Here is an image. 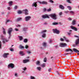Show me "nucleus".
<instances>
[{
  "instance_id": "f257e3e1",
  "label": "nucleus",
  "mask_w": 79,
  "mask_h": 79,
  "mask_svg": "<svg viewBox=\"0 0 79 79\" xmlns=\"http://www.w3.org/2000/svg\"><path fill=\"white\" fill-rule=\"evenodd\" d=\"M49 16L51 18H52L53 19H54L55 20L56 19H57V18L56 17V15L55 14H50Z\"/></svg>"
},
{
  "instance_id": "f03ea898",
  "label": "nucleus",
  "mask_w": 79,
  "mask_h": 79,
  "mask_svg": "<svg viewBox=\"0 0 79 79\" xmlns=\"http://www.w3.org/2000/svg\"><path fill=\"white\" fill-rule=\"evenodd\" d=\"M52 31L54 33H55V34H60V31L58 30L56 28L52 29Z\"/></svg>"
},
{
  "instance_id": "7ed1b4c3",
  "label": "nucleus",
  "mask_w": 79,
  "mask_h": 79,
  "mask_svg": "<svg viewBox=\"0 0 79 79\" xmlns=\"http://www.w3.org/2000/svg\"><path fill=\"white\" fill-rule=\"evenodd\" d=\"M2 43L3 44H5V43H6V42H8V41H9V40H7V39H6V38H2Z\"/></svg>"
},
{
  "instance_id": "20e7f679",
  "label": "nucleus",
  "mask_w": 79,
  "mask_h": 79,
  "mask_svg": "<svg viewBox=\"0 0 79 79\" xmlns=\"http://www.w3.org/2000/svg\"><path fill=\"white\" fill-rule=\"evenodd\" d=\"M31 19V17L27 16L25 17V20L26 21H29Z\"/></svg>"
},
{
  "instance_id": "39448f33",
  "label": "nucleus",
  "mask_w": 79,
  "mask_h": 79,
  "mask_svg": "<svg viewBox=\"0 0 79 79\" xmlns=\"http://www.w3.org/2000/svg\"><path fill=\"white\" fill-rule=\"evenodd\" d=\"M13 31V28H10L8 29V33L9 34V35H11V33Z\"/></svg>"
},
{
  "instance_id": "423d86ee",
  "label": "nucleus",
  "mask_w": 79,
  "mask_h": 79,
  "mask_svg": "<svg viewBox=\"0 0 79 79\" xmlns=\"http://www.w3.org/2000/svg\"><path fill=\"white\" fill-rule=\"evenodd\" d=\"M60 46L61 47H64L67 46V44L66 43H61L60 45Z\"/></svg>"
},
{
  "instance_id": "0eeeda50",
  "label": "nucleus",
  "mask_w": 79,
  "mask_h": 79,
  "mask_svg": "<svg viewBox=\"0 0 79 79\" xmlns=\"http://www.w3.org/2000/svg\"><path fill=\"white\" fill-rule=\"evenodd\" d=\"M8 68L10 67L11 68H14V64L12 63L8 65Z\"/></svg>"
},
{
  "instance_id": "6e6552de",
  "label": "nucleus",
  "mask_w": 79,
  "mask_h": 79,
  "mask_svg": "<svg viewBox=\"0 0 79 79\" xmlns=\"http://www.w3.org/2000/svg\"><path fill=\"white\" fill-rule=\"evenodd\" d=\"M70 27L71 28V29H72L74 30L75 31H77V28L73 26H71Z\"/></svg>"
},
{
  "instance_id": "1a4fd4ad",
  "label": "nucleus",
  "mask_w": 79,
  "mask_h": 79,
  "mask_svg": "<svg viewBox=\"0 0 79 79\" xmlns=\"http://www.w3.org/2000/svg\"><path fill=\"white\" fill-rule=\"evenodd\" d=\"M8 55H9V53H4L3 54V57H4V58H7V56Z\"/></svg>"
},
{
  "instance_id": "9d476101",
  "label": "nucleus",
  "mask_w": 79,
  "mask_h": 79,
  "mask_svg": "<svg viewBox=\"0 0 79 79\" xmlns=\"http://www.w3.org/2000/svg\"><path fill=\"white\" fill-rule=\"evenodd\" d=\"M42 18L44 19H46V18H50L49 16H48L47 15H43Z\"/></svg>"
},
{
  "instance_id": "9b49d317",
  "label": "nucleus",
  "mask_w": 79,
  "mask_h": 79,
  "mask_svg": "<svg viewBox=\"0 0 79 79\" xmlns=\"http://www.w3.org/2000/svg\"><path fill=\"white\" fill-rule=\"evenodd\" d=\"M23 11H24L25 15H28V13H27L28 11L27 9L23 10Z\"/></svg>"
},
{
  "instance_id": "f8f14e48",
  "label": "nucleus",
  "mask_w": 79,
  "mask_h": 79,
  "mask_svg": "<svg viewBox=\"0 0 79 79\" xmlns=\"http://www.w3.org/2000/svg\"><path fill=\"white\" fill-rule=\"evenodd\" d=\"M69 51H70V52H72V53H73V51L72 49L69 48L65 50V51L66 52H69Z\"/></svg>"
},
{
  "instance_id": "ddd939ff",
  "label": "nucleus",
  "mask_w": 79,
  "mask_h": 79,
  "mask_svg": "<svg viewBox=\"0 0 79 79\" xmlns=\"http://www.w3.org/2000/svg\"><path fill=\"white\" fill-rule=\"evenodd\" d=\"M37 2H34L32 4V6H35V7H37Z\"/></svg>"
},
{
  "instance_id": "4468645a",
  "label": "nucleus",
  "mask_w": 79,
  "mask_h": 79,
  "mask_svg": "<svg viewBox=\"0 0 79 79\" xmlns=\"http://www.w3.org/2000/svg\"><path fill=\"white\" fill-rule=\"evenodd\" d=\"M75 44L77 45H78V44H79V38L77 39L75 41Z\"/></svg>"
},
{
  "instance_id": "2eb2a0df",
  "label": "nucleus",
  "mask_w": 79,
  "mask_h": 79,
  "mask_svg": "<svg viewBox=\"0 0 79 79\" xmlns=\"http://www.w3.org/2000/svg\"><path fill=\"white\" fill-rule=\"evenodd\" d=\"M29 60H23V63H27V62H29Z\"/></svg>"
},
{
  "instance_id": "dca6fc26",
  "label": "nucleus",
  "mask_w": 79,
  "mask_h": 79,
  "mask_svg": "<svg viewBox=\"0 0 79 79\" xmlns=\"http://www.w3.org/2000/svg\"><path fill=\"white\" fill-rule=\"evenodd\" d=\"M59 7L60 9H61V10H64V6L62 5H60Z\"/></svg>"
},
{
  "instance_id": "f3484780",
  "label": "nucleus",
  "mask_w": 79,
  "mask_h": 79,
  "mask_svg": "<svg viewBox=\"0 0 79 79\" xmlns=\"http://www.w3.org/2000/svg\"><path fill=\"white\" fill-rule=\"evenodd\" d=\"M22 18H21V17H19V18H17V22H18V21H22Z\"/></svg>"
},
{
  "instance_id": "a211bd4d",
  "label": "nucleus",
  "mask_w": 79,
  "mask_h": 79,
  "mask_svg": "<svg viewBox=\"0 0 79 79\" xmlns=\"http://www.w3.org/2000/svg\"><path fill=\"white\" fill-rule=\"evenodd\" d=\"M73 52H76V53H79V51L77 50V49H76L75 48H74L73 49Z\"/></svg>"
},
{
  "instance_id": "6ab92c4d",
  "label": "nucleus",
  "mask_w": 79,
  "mask_h": 79,
  "mask_svg": "<svg viewBox=\"0 0 79 79\" xmlns=\"http://www.w3.org/2000/svg\"><path fill=\"white\" fill-rule=\"evenodd\" d=\"M19 48H20V49H21L22 50L24 49V47L23 46L21 45H19Z\"/></svg>"
},
{
  "instance_id": "aec40b11",
  "label": "nucleus",
  "mask_w": 79,
  "mask_h": 79,
  "mask_svg": "<svg viewBox=\"0 0 79 79\" xmlns=\"http://www.w3.org/2000/svg\"><path fill=\"white\" fill-rule=\"evenodd\" d=\"M19 54L20 55H21V56H23L25 55L24 53V52L22 51H21L20 52Z\"/></svg>"
},
{
  "instance_id": "412c9836",
  "label": "nucleus",
  "mask_w": 79,
  "mask_h": 79,
  "mask_svg": "<svg viewBox=\"0 0 79 79\" xmlns=\"http://www.w3.org/2000/svg\"><path fill=\"white\" fill-rule=\"evenodd\" d=\"M41 3H42V4H44V5H47L48 3H47V2H46L43 1Z\"/></svg>"
},
{
  "instance_id": "4be33fe9",
  "label": "nucleus",
  "mask_w": 79,
  "mask_h": 79,
  "mask_svg": "<svg viewBox=\"0 0 79 79\" xmlns=\"http://www.w3.org/2000/svg\"><path fill=\"white\" fill-rule=\"evenodd\" d=\"M43 47H46V46H47V43L45 42H43Z\"/></svg>"
},
{
  "instance_id": "5701e85b",
  "label": "nucleus",
  "mask_w": 79,
  "mask_h": 79,
  "mask_svg": "<svg viewBox=\"0 0 79 79\" xmlns=\"http://www.w3.org/2000/svg\"><path fill=\"white\" fill-rule=\"evenodd\" d=\"M42 37L43 38H45V37H46V34H45V33L43 34L42 35Z\"/></svg>"
},
{
  "instance_id": "b1692460",
  "label": "nucleus",
  "mask_w": 79,
  "mask_h": 79,
  "mask_svg": "<svg viewBox=\"0 0 79 79\" xmlns=\"http://www.w3.org/2000/svg\"><path fill=\"white\" fill-rule=\"evenodd\" d=\"M23 30L24 31H26L27 30V27H23Z\"/></svg>"
},
{
  "instance_id": "393cba45",
  "label": "nucleus",
  "mask_w": 79,
  "mask_h": 79,
  "mask_svg": "<svg viewBox=\"0 0 79 79\" xmlns=\"http://www.w3.org/2000/svg\"><path fill=\"white\" fill-rule=\"evenodd\" d=\"M72 25H74L76 24V21L74 20H73L72 23Z\"/></svg>"
},
{
  "instance_id": "a878e982",
  "label": "nucleus",
  "mask_w": 79,
  "mask_h": 79,
  "mask_svg": "<svg viewBox=\"0 0 79 79\" xmlns=\"http://www.w3.org/2000/svg\"><path fill=\"white\" fill-rule=\"evenodd\" d=\"M2 29H3V34H4L5 35H6V32H5V28H4L2 27Z\"/></svg>"
},
{
  "instance_id": "bb28decb",
  "label": "nucleus",
  "mask_w": 79,
  "mask_h": 79,
  "mask_svg": "<svg viewBox=\"0 0 79 79\" xmlns=\"http://www.w3.org/2000/svg\"><path fill=\"white\" fill-rule=\"evenodd\" d=\"M58 24V23L56 22H53L52 23V25H57Z\"/></svg>"
},
{
  "instance_id": "cd10ccee",
  "label": "nucleus",
  "mask_w": 79,
  "mask_h": 79,
  "mask_svg": "<svg viewBox=\"0 0 79 79\" xmlns=\"http://www.w3.org/2000/svg\"><path fill=\"white\" fill-rule=\"evenodd\" d=\"M36 64L37 65H40V61H37L36 62Z\"/></svg>"
},
{
  "instance_id": "c85d7f7f",
  "label": "nucleus",
  "mask_w": 79,
  "mask_h": 79,
  "mask_svg": "<svg viewBox=\"0 0 79 79\" xmlns=\"http://www.w3.org/2000/svg\"><path fill=\"white\" fill-rule=\"evenodd\" d=\"M8 3L10 6H11V5H12V4L13 3V2L12 1L9 2Z\"/></svg>"
},
{
  "instance_id": "c756f323",
  "label": "nucleus",
  "mask_w": 79,
  "mask_h": 79,
  "mask_svg": "<svg viewBox=\"0 0 79 79\" xmlns=\"http://www.w3.org/2000/svg\"><path fill=\"white\" fill-rule=\"evenodd\" d=\"M64 40H65L66 42H69V40H66V37L65 36H64Z\"/></svg>"
},
{
  "instance_id": "7c9ffc66",
  "label": "nucleus",
  "mask_w": 79,
  "mask_h": 79,
  "mask_svg": "<svg viewBox=\"0 0 79 79\" xmlns=\"http://www.w3.org/2000/svg\"><path fill=\"white\" fill-rule=\"evenodd\" d=\"M47 32V30H43L41 32V34L44 33L45 32Z\"/></svg>"
},
{
  "instance_id": "2f4dec72",
  "label": "nucleus",
  "mask_w": 79,
  "mask_h": 79,
  "mask_svg": "<svg viewBox=\"0 0 79 79\" xmlns=\"http://www.w3.org/2000/svg\"><path fill=\"white\" fill-rule=\"evenodd\" d=\"M28 40H27V39H25L24 40V42L25 43H27V41Z\"/></svg>"
},
{
  "instance_id": "473e14b6",
  "label": "nucleus",
  "mask_w": 79,
  "mask_h": 79,
  "mask_svg": "<svg viewBox=\"0 0 79 79\" xmlns=\"http://www.w3.org/2000/svg\"><path fill=\"white\" fill-rule=\"evenodd\" d=\"M67 8H68L69 10H71V9H72L71 7L69 6H67Z\"/></svg>"
},
{
  "instance_id": "72a5a7b5",
  "label": "nucleus",
  "mask_w": 79,
  "mask_h": 79,
  "mask_svg": "<svg viewBox=\"0 0 79 79\" xmlns=\"http://www.w3.org/2000/svg\"><path fill=\"white\" fill-rule=\"evenodd\" d=\"M37 69L38 71H40V70H41V68L40 67H37Z\"/></svg>"
},
{
  "instance_id": "f704fd0d",
  "label": "nucleus",
  "mask_w": 79,
  "mask_h": 79,
  "mask_svg": "<svg viewBox=\"0 0 79 79\" xmlns=\"http://www.w3.org/2000/svg\"><path fill=\"white\" fill-rule=\"evenodd\" d=\"M2 42L0 41V49H2Z\"/></svg>"
},
{
  "instance_id": "c9c22d12",
  "label": "nucleus",
  "mask_w": 79,
  "mask_h": 79,
  "mask_svg": "<svg viewBox=\"0 0 79 79\" xmlns=\"http://www.w3.org/2000/svg\"><path fill=\"white\" fill-rule=\"evenodd\" d=\"M44 62H46V61H47V58L46 57H44Z\"/></svg>"
},
{
  "instance_id": "e433bc0d",
  "label": "nucleus",
  "mask_w": 79,
  "mask_h": 79,
  "mask_svg": "<svg viewBox=\"0 0 79 79\" xmlns=\"http://www.w3.org/2000/svg\"><path fill=\"white\" fill-rule=\"evenodd\" d=\"M19 37L20 40H23V37L22 36H19Z\"/></svg>"
},
{
  "instance_id": "4c0bfd02",
  "label": "nucleus",
  "mask_w": 79,
  "mask_h": 79,
  "mask_svg": "<svg viewBox=\"0 0 79 79\" xmlns=\"http://www.w3.org/2000/svg\"><path fill=\"white\" fill-rule=\"evenodd\" d=\"M70 13H71V14H72V15H74V12L72 11H70Z\"/></svg>"
},
{
  "instance_id": "58836bf2",
  "label": "nucleus",
  "mask_w": 79,
  "mask_h": 79,
  "mask_svg": "<svg viewBox=\"0 0 79 79\" xmlns=\"http://www.w3.org/2000/svg\"><path fill=\"white\" fill-rule=\"evenodd\" d=\"M45 64L44 63L41 65V66L43 67V68H44L45 67Z\"/></svg>"
},
{
  "instance_id": "ea45409f",
  "label": "nucleus",
  "mask_w": 79,
  "mask_h": 79,
  "mask_svg": "<svg viewBox=\"0 0 79 79\" xmlns=\"http://www.w3.org/2000/svg\"><path fill=\"white\" fill-rule=\"evenodd\" d=\"M67 2L69 3H71V2H70V0H67Z\"/></svg>"
},
{
  "instance_id": "a19ab883",
  "label": "nucleus",
  "mask_w": 79,
  "mask_h": 79,
  "mask_svg": "<svg viewBox=\"0 0 79 79\" xmlns=\"http://www.w3.org/2000/svg\"><path fill=\"white\" fill-rule=\"evenodd\" d=\"M22 13V11H20V10H19L18 12V14H21Z\"/></svg>"
},
{
  "instance_id": "79ce46f5",
  "label": "nucleus",
  "mask_w": 79,
  "mask_h": 79,
  "mask_svg": "<svg viewBox=\"0 0 79 79\" xmlns=\"http://www.w3.org/2000/svg\"><path fill=\"white\" fill-rule=\"evenodd\" d=\"M25 48L27 49V48H29V46L27 45H26L25 46Z\"/></svg>"
},
{
  "instance_id": "37998d69",
  "label": "nucleus",
  "mask_w": 79,
  "mask_h": 79,
  "mask_svg": "<svg viewBox=\"0 0 79 79\" xmlns=\"http://www.w3.org/2000/svg\"><path fill=\"white\" fill-rule=\"evenodd\" d=\"M47 11V9H46V8H44V9H43L44 12H45V11Z\"/></svg>"
},
{
  "instance_id": "c03bdc74",
  "label": "nucleus",
  "mask_w": 79,
  "mask_h": 79,
  "mask_svg": "<svg viewBox=\"0 0 79 79\" xmlns=\"http://www.w3.org/2000/svg\"><path fill=\"white\" fill-rule=\"evenodd\" d=\"M35 77H32V76H31V79H35Z\"/></svg>"
},
{
  "instance_id": "a18cd8bd",
  "label": "nucleus",
  "mask_w": 79,
  "mask_h": 79,
  "mask_svg": "<svg viewBox=\"0 0 79 79\" xmlns=\"http://www.w3.org/2000/svg\"><path fill=\"white\" fill-rule=\"evenodd\" d=\"M51 10H52V9H47V11H51Z\"/></svg>"
},
{
  "instance_id": "49530a36",
  "label": "nucleus",
  "mask_w": 79,
  "mask_h": 79,
  "mask_svg": "<svg viewBox=\"0 0 79 79\" xmlns=\"http://www.w3.org/2000/svg\"><path fill=\"white\" fill-rule=\"evenodd\" d=\"M62 14H63V13L62 12H60L59 13V15L60 16L61 15H62Z\"/></svg>"
},
{
  "instance_id": "de8ad7c7",
  "label": "nucleus",
  "mask_w": 79,
  "mask_h": 79,
  "mask_svg": "<svg viewBox=\"0 0 79 79\" xmlns=\"http://www.w3.org/2000/svg\"><path fill=\"white\" fill-rule=\"evenodd\" d=\"M17 8H18V6H15L14 7V9H17Z\"/></svg>"
},
{
  "instance_id": "09e8293b",
  "label": "nucleus",
  "mask_w": 79,
  "mask_h": 79,
  "mask_svg": "<svg viewBox=\"0 0 79 79\" xmlns=\"http://www.w3.org/2000/svg\"><path fill=\"white\" fill-rule=\"evenodd\" d=\"M62 63L63 64H66V62L64 61L62 62Z\"/></svg>"
},
{
  "instance_id": "8fccbe9b",
  "label": "nucleus",
  "mask_w": 79,
  "mask_h": 79,
  "mask_svg": "<svg viewBox=\"0 0 79 79\" xmlns=\"http://www.w3.org/2000/svg\"><path fill=\"white\" fill-rule=\"evenodd\" d=\"M49 2H50L51 3H53V1L52 0H50L49 1Z\"/></svg>"
},
{
  "instance_id": "3c124183",
  "label": "nucleus",
  "mask_w": 79,
  "mask_h": 79,
  "mask_svg": "<svg viewBox=\"0 0 79 79\" xmlns=\"http://www.w3.org/2000/svg\"><path fill=\"white\" fill-rule=\"evenodd\" d=\"M27 53H28V54H30V53H31V52L30 51H27Z\"/></svg>"
},
{
  "instance_id": "603ef678",
  "label": "nucleus",
  "mask_w": 79,
  "mask_h": 79,
  "mask_svg": "<svg viewBox=\"0 0 79 79\" xmlns=\"http://www.w3.org/2000/svg\"><path fill=\"white\" fill-rule=\"evenodd\" d=\"M26 69H27V68L26 67H24L23 69L24 71H25V70H26Z\"/></svg>"
},
{
  "instance_id": "864d4df0",
  "label": "nucleus",
  "mask_w": 79,
  "mask_h": 79,
  "mask_svg": "<svg viewBox=\"0 0 79 79\" xmlns=\"http://www.w3.org/2000/svg\"><path fill=\"white\" fill-rule=\"evenodd\" d=\"M52 40H50L49 41V43L50 44V43H52Z\"/></svg>"
},
{
  "instance_id": "5fc2aeb1",
  "label": "nucleus",
  "mask_w": 79,
  "mask_h": 79,
  "mask_svg": "<svg viewBox=\"0 0 79 79\" xmlns=\"http://www.w3.org/2000/svg\"><path fill=\"white\" fill-rule=\"evenodd\" d=\"M8 10H11V8H10V7H7Z\"/></svg>"
},
{
  "instance_id": "6e6d98bb",
  "label": "nucleus",
  "mask_w": 79,
  "mask_h": 79,
  "mask_svg": "<svg viewBox=\"0 0 79 79\" xmlns=\"http://www.w3.org/2000/svg\"><path fill=\"white\" fill-rule=\"evenodd\" d=\"M63 40H64L62 38H60V41L61 42H63Z\"/></svg>"
},
{
  "instance_id": "4d7b16f0",
  "label": "nucleus",
  "mask_w": 79,
  "mask_h": 79,
  "mask_svg": "<svg viewBox=\"0 0 79 79\" xmlns=\"http://www.w3.org/2000/svg\"><path fill=\"white\" fill-rule=\"evenodd\" d=\"M69 12V11H64V13H68Z\"/></svg>"
},
{
  "instance_id": "13d9d810",
  "label": "nucleus",
  "mask_w": 79,
  "mask_h": 79,
  "mask_svg": "<svg viewBox=\"0 0 79 79\" xmlns=\"http://www.w3.org/2000/svg\"><path fill=\"white\" fill-rule=\"evenodd\" d=\"M15 30L16 31H18V29H16V28H15Z\"/></svg>"
},
{
  "instance_id": "bf43d9fd",
  "label": "nucleus",
  "mask_w": 79,
  "mask_h": 79,
  "mask_svg": "<svg viewBox=\"0 0 79 79\" xmlns=\"http://www.w3.org/2000/svg\"><path fill=\"white\" fill-rule=\"evenodd\" d=\"M49 72H50L51 71V69H49L48 70Z\"/></svg>"
},
{
  "instance_id": "052dcab7",
  "label": "nucleus",
  "mask_w": 79,
  "mask_h": 79,
  "mask_svg": "<svg viewBox=\"0 0 79 79\" xmlns=\"http://www.w3.org/2000/svg\"><path fill=\"white\" fill-rule=\"evenodd\" d=\"M10 22V20H7L6 23H8V22Z\"/></svg>"
},
{
  "instance_id": "680f3d73",
  "label": "nucleus",
  "mask_w": 79,
  "mask_h": 79,
  "mask_svg": "<svg viewBox=\"0 0 79 79\" xmlns=\"http://www.w3.org/2000/svg\"><path fill=\"white\" fill-rule=\"evenodd\" d=\"M71 34V33H68V35H70Z\"/></svg>"
},
{
  "instance_id": "e2e57ef3",
  "label": "nucleus",
  "mask_w": 79,
  "mask_h": 79,
  "mask_svg": "<svg viewBox=\"0 0 79 79\" xmlns=\"http://www.w3.org/2000/svg\"><path fill=\"white\" fill-rule=\"evenodd\" d=\"M69 21H71V20H72V19H71V18H69Z\"/></svg>"
},
{
  "instance_id": "0e129e2a",
  "label": "nucleus",
  "mask_w": 79,
  "mask_h": 79,
  "mask_svg": "<svg viewBox=\"0 0 79 79\" xmlns=\"http://www.w3.org/2000/svg\"><path fill=\"white\" fill-rule=\"evenodd\" d=\"M3 37H4L3 35H2V37H1V39L2 40V38H3Z\"/></svg>"
},
{
  "instance_id": "69168bd1",
  "label": "nucleus",
  "mask_w": 79,
  "mask_h": 79,
  "mask_svg": "<svg viewBox=\"0 0 79 79\" xmlns=\"http://www.w3.org/2000/svg\"><path fill=\"white\" fill-rule=\"evenodd\" d=\"M16 26V27H20V26H20L19 25H18L17 26Z\"/></svg>"
},
{
  "instance_id": "338daca9",
  "label": "nucleus",
  "mask_w": 79,
  "mask_h": 79,
  "mask_svg": "<svg viewBox=\"0 0 79 79\" xmlns=\"http://www.w3.org/2000/svg\"><path fill=\"white\" fill-rule=\"evenodd\" d=\"M10 51H11V52H12V51H13V49H10Z\"/></svg>"
},
{
  "instance_id": "774afa93",
  "label": "nucleus",
  "mask_w": 79,
  "mask_h": 79,
  "mask_svg": "<svg viewBox=\"0 0 79 79\" xmlns=\"http://www.w3.org/2000/svg\"><path fill=\"white\" fill-rule=\"evenodd\" d=\"M44 24H45V25H47V24H48V23H44Z\"/></svg>"
}]
</instances>
